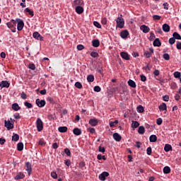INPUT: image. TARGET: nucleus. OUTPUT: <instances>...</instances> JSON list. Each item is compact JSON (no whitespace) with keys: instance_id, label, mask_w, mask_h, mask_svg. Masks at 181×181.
<instances>
[{"instance_id":"f257e3e1","label":"nucleus","mask_w":181,"mask_h":181,"mask_svg":"<svg viewBox=\"0 0 181 181\" xmlns=\"http://www.w3.org/2000/svg\"><path fill=\"white\" fill-rule=\"evenodd\" d=\"M8 28L11 29L13 33L16 32V20H11L8 23H6Z\"/></svg>"},{"instance_id":"f03ea898","label":"nucleus","mask_w":181,"mask_h":181,"mask_svg":"<svg viewBox=\"0 0 181 181\" xmlns=\"http://www.w3.org/2000/svg\"><path fill=\"white\" fill-rule=\"evenodd\" d=\"M16 23H17V30H18V32H21V30H22V29H23V27L25 26V23H23V20L21 18H16Z\"/></svg>"},{"instance_id":"7ed1b4c3","label":"nucleus","mask_w":181,"mask_h":181,"mask_svg":"<svg viewBox=\"0 0 181 181\" xmlns=\"http://www.w3.org/2000/svg\"><path fill=\"white\" fill-rule=\"evenodd\" d=\"M116 23L117 28H119V29H122V28H124L125 25V21L122 17H118L116 21Z\"/></svg>"},{"instance_id":"20e7f679","label":"nucleus","mask_w":181,"mask_h":181,"mask_svg":"<svg viewBox=\"0 0 181 181\" xmlns=\"http://www.w3.org/2000/svg\"><path fill=\"white\" fill-rule=\"evenodd\" d=\"M36 125L38 132H41V131H43V122L40 118L37 119Z\"/></svg>"},{"instance_id":"39448f33","label":"nucleus","mask_w":181,"mask_h":181,"mask_svg":"<svg viewBox=\"0 0 181 181\" xmlns=\"http://www.w3.org/2000/svg\"><path fill=\"white\" fill-rule=\"evenodd\" d=\"M4 127L7 128L8 131L13 129V124H12L10 120H4Z\"/></svg>"},{"instance_id":"423d86ee","label":"nucleus","mask_w":181,"mask_h":181,"mask_svg":"<svg viewBox=\"0 0 181 181\" xmlns=\"http://www.w3.org/2000/svg\"><path fill=\"white\" fill-rule=\"evenodd\" d=\"M36 105H37V107H39L40 108H42L43 107H45L46 105V100H41L40 99H37L35 100Z\"/></svg>"},{"instance_id":"0eeeda50","label":"nucleus","mask_w":181,"mask_h":181,"mask_svg":"<svg viewBox=\"0 0 181 181\" xmlns=\"http://www.w3.org/2000/svg\"><path fill=\"white\" fill-rule=\"evenodd\" d=\"M108 176H110V173L105 171L99 175V179L100 180L105 181L106 177H108Z\"/></svg>"},{"instance_id":"6e6552de","label":"nucleus","mask_w":181,"mask_h":181,"mask_svg":"<svg viewBox=\"0 0 181 181\" xmlns=\"http://www.w3.org/2000/svg\"><path fill=\"white\" fill-rule=\"evenodd\" d=\"M25 170L28 172V176H30V175H32V164L27 162L25 163Z\"/></svg>"},{"instance_id":"1a4fd4ad","label":"nucleus","mask_w":181,"mask_h":181,"mask_svg":"<svg viewBox=\"0 0 181 181\" xmlns=\"http://www.w3.org/2000/svg\"><path fill=\"white\" fill-rule=\"evenodd\" d=\"M128 36H129V32L128 30H124L120 33V37L122 39H128Z\"/></svg>"},{"instance_id":"9d476101","label":"nucleus","mask_w":181,"mask_h":181,"mask_svg":"<svg viewBox=\"0 0 181 181\" xmlns=\"http://www.w3.org/2000/svg\"><path fill=\"white\" fill-rule=\"evenodd\" d=\"M88 124L91 127H97L98 125V119L93 118L88 121Z\"/></svg>"},{"instance_id":"9b49d317","label":"nucleus","mask_w":181,"mask_h":181,"mask_svg":"<svg viewBox=\"0 0 181 181\" xmlns=\"http://www.w3.org/2000/svg\"><path fill=\"white\" fill-rule=\"evenodd\" d=\"M9 86H11V83L7 81H2L0 82L1 88H9Z\"/></svg>"},{"instance_id":"f8f14e48","label":"nucleus","mask_w":181,"mask_h":181,"mask_svg":"<svg viewBox=\"0 0 181 181\" xmlns=\"http://www.w3.org/2000/svg\"><path fill=\"white\" fill-rule=\"evenodd\" d=\"M33 37L37 39V40H42L43 39V37L38 32H34L33 33Z\"/></svg>"},{"instance_id":"ddd939ff","label":"nucleus","mask_w":181,"mask_h":181,"mask_svg":"<svg viewBox=\"0 0 181 181\" xmlns=\"http://www.w3.org/2000/svg\"><path fill=\"white\" fill-rule=\"evenodd\" d=\"M76 13L81 15L84 12V8L81 6H76L75 8Z\"/></svg>"},{"instance_id":"4468645a","label":"nucleus","mask_w":181,"mask_h":181,"mask_svg":"<svg viewBox=\"0 0 181 181\" xmlns=\"http://www.w3.org/2000/svg\"><path fill=\"white\" fill-rule=\"evenodd\" d=\"M112 136L116 142H120L121 139H122V136H121L118 133H114Z\"/></svg>"},{"instance_id":"2eb2a0df","label":"nucleus","mask_w":181,"mask_h":181,"mask_svg":"<svg viewBox=\"0 0 181 181\" xmlns=\"http://www.w3.org/2000/svg\"><path fill=\"white\" fill-rule=\"evenodd\" d=\"M140 29L144 33H148L149 30H151V28L146 25H141Z\"/></svg>"},{"instance_id":"dca6fc26","label":"nucleus","mask_w":181,"mask_h":181,"mask_svg":"<svg viewBox=\"0 0 181 181\" xmlns=\"http://www.w3.org/2000/svg\"><path fill=\"white\" fill-rule=\"evenodd\" d=\"M83 4H84V1H83V0H74L72 6H81V5H83Z\"/></svg>"},{"instance_id":"f3484780","label":"nucleus","mask_w":181,"mask_h":181,"mask_svg":"<svg viewBox=\"0 0 181 181\" xmlns=\"http://www.w3.org/2000/svg\"><path fill=\"white\" fill-rule=\"evenodd\" d=\"M153 45L155 47H160V46H162V42H160V40H159V38H156L153 41Z\"/></svg>"},{"instance_id":"a211bd4d","label":"nucleus","mask_w":181,"mask_h":181,"mask_svg":"<svg viewBox=\"0 0 181 181\" xmlns=\"http://www.w3.org/2000/svg\"><path fill=\"white\" fill-rule=\"evenodd\" d=\"M25 177V174L23 173H18V175L14 177L15 180H21Z\"/></svg>"},{"instance_id":"6ab92c4d","label":"nucleus","mask_w":181,"mask_h":181,"mask_svg":"<svg viewBox=\"0 0 181 181\" xmlns=\"http://www.w3.org/2000/svg\"><path fill=\"white\" fill-rule=\"evenodd\" d=\"M121 57H122L124 60H129V54H128L127 52H121L120 53Z\"/></svg>"},{"instance_id":"aec40b11","label":"nucleus","mask_w":181,"mask_h":181,"mask_svg":"<svg viewBox=\"0 0 181 181\" xmlns=\"http://www.w3.org/2000/svg\"><path fill=\"white\" fill-rule=\"evenodd\" d=\"M127 83L128 85L132 88H136V83L133 80L129 79Z\"/></svg>"},{"instance_id":"412c9836","label":"nucleus","mask_w":181,"mask_h":181,"mask_svg":"<svg viewBox=\"0 0 181 181\" xmlns=\"http://www.w3.org/2000/svg\"><path fill=\"white\" fill-rule=\"evenodd\" d=\"M159 110L160 111H167L168 110V106L166 105V103H162L159 107Z\"/></svg>"},{"instance_id":"4be33fe9","label":"nucleus","mask_w":181,"mask_h":181,"mask_svg":"<svg viewBox=\"0 0 181 181\" xmlns=\"http://www.w3.org/2000/svg\"><path fill=\"white\" fill-rule=\"evenodd\" d=\"M163 32H170V26H169V25L165 23L163 25Z\"/></svg>"},{"instance_id":"5701e85b","label":"nucleus","mask_w":181,"mask_h":181,"mask_svg":"<svg viewBox=\"0 0 181 181\" xmlns=\"http://www.w3.org/2000/svg\"><path fill=\"white\" fill-rule=\"evenodd\" d=\"M73 133L74 134V135L78 136L79 135H81V129L78 128H74L73 130Z\"/></svg>"},{"instance_id":"b1692460","label":"nucleus","mask_w":181,"mask_h":181,"mask_svg":"<svg viewBox=\"0 0 181 181\" xmlns=\"http://www.w3.org/2000/svg\"><path fill=\"white\" fill-rule=\"evenodd\" d=\"M138 133L140 135H144L145 134V127L144 126H140L138 129Z\"/></svg>"},{"instance_id":"393cba45","label":"nucleus","mask_w":181,"mask_h":181,"mask_svg":"<svg viewBox=\"0 0 181 181\" xmlns=\"http://www.w3.org/2000/svg\"><path fill=\"white\" fill-rule=\"evenodd\" d=\"M12 110H14V111H19L21 110V107L18 103H13L11 106Z\"/></svg>"},{"instance_id":"a878e982","label":"nucleus","mask_w":181,"mask_h":181,"mask_svg":"<svg viewBox=\"0 0 181 181\" xmlns=\"http://www.w3.org/2000/svg\"><path fill=\"white\" fill-rule=\"evenodd\" d=\"M92 46H93V47H98V46H100V40H93L92 41Z\"/></svg>"},{"instance_id":"bb28decb","label":"nucleus","mask_w":181,"mask_h":181,"mask_svg":"<svg viewBox=\"0 0 181 181\" xmlns=\"http://www.w3.org/2000/svg\"><path fill=\"white\" fill-rule=\"evenodd\" d=\"M173 37H174V39H175L177 40H181V36L177 32L173 33Z\"/></svg>"},{"instance_id":"cd10ccee","label":"nucleus","mask_w":181,"mask_h":181,"mask_svg":"<svg viewBox=\"0 0 181 181\" xmlns=\"http://www.w3.org/2000/svg\"><path fill=\"white\" fill-rule=\"evenodd\" d=\"M149 140H150V142H156V141H158V137L156 136V135L153 134L150 136Z\"/></svg>"},{"instance_id":"c85d7f7f","label":"nucleus","mask_w":181,"mask_h":181,"mask_svg":"<svg viewBox=\"0 0 181 181\" xmlns=\"http://www.w3.org/2000/svg\"><path fill=\"white\" fill-rule=\"evenodd\" d=\"M163 173H165V175H168V174L170 173V167L165 166L163 168Z\"/></svg>"},{"instance_id":"c756f323","label":"nucleus","mask_w":181,"mask_h":181,"mask_svg":"<svg viewBox=\"0 0 181 181\" xmlns=\"http://www.w3.org/2000/svg\"><path fill=\"white\" fill-rule=\"evenodd\" d=\"M58 131H59V132H62V133L67 132V127H66V126L59 127L58 128Z\"/></svg>"},{"instance_id":"7c9ffc66","label":"nucleus","mask_w":181,"mask_h":181,"mask_svg":"<svg viewBox=\"0 0 181 181\" xmlns=\"http://www.w3.org/2000/svg\"><path fill=\"white\" fill-rule=\"evenodd\" d=\"M164 151L165 152H169L170 151H172V146L170 144H165L164 147Z\"/></svg>"},{"instance_id":"2f4dec72","label":"nucleus","mask_w":181,"mask_h":181,"mask_svg":"<svg viewBox=\"0 0 181 181\" xmlns=\"http://www.w3.org/2000/svg\"><path fill=\"white\" fill-rule=\"evenodd\" d=\"M12 141H14V142H18V141H19V134H13L12 136Z\"/></svg>"},{"instance_id":"473e14b6","label":"nucleus","mask_w":181,"mask_h":181,"mask_svg":"<svg viewBox=\"0 0 181 181\" xmlns=\"http://www.w3.org/2000/svg\"><path fill=\"white\" fill-rule=\"evenodd\" d=\"M25 12H27L32 17L35 16V13H33V11L30 10L29 8H26L25 9Z\"/></svg>"},{"instance_id":"72a5a7b5","label":"nucleus","mask_w":181,"mask_h":181,"mask_svg":"<svg viewBox=\"0 0 181 181\" xmlns=\"http://www.w3.org/2000/svg\"><path fill=\"white\" fill-rule=\"evenodd\" d=\"M17 150L19 151H23V143L20 142L17 144Z\"/></svg>"},{"instance_id":"f704fd0d","label":"nucleus","mask_w":181,"mask_h":181,"mask_svg":"<svg viewBox=\"0 0 181 181\" xmlns=\"http://www.w3.org/2000/svg\"><path fill=\"white\" fill-rule=\"evenodd\" d=\"M138 127H139V122H138L137 121H132V127L135 129L138 128Z\"/></svg>"},{"instance_id":"c9c22d12","label":"nucleus","mask_w":181,"mask_h":181,"mask_svg":"<svg viewBox=\"0 0 181 181\" xmlns=\"http://www.w3.org/2000/svg\"><path fill=\"white\" fill-rule=\"evenodd\" d=\"M87 81L88 83H93L94 81V75H88L87 76Z\"/></svg>"},{"instance_id":"e433bc0d","label":"nucleus","mask_w":181,"mask_h":181,"mask_svg":"<svg viewBox=\"0 0 181 181\" xmlns=\"http://www.w3.org/2000/svg\"><path fill=\"white\" fill-rule=\"evenodd\" d=\"M90 56H91V57H93L94 59H95L96 57H100V54H98V52H94V51L90 52Z\"/></svg>"},{"instance_id":"4c0bfd02","label":"nucleus","mask_w":181,"mask_h":181,"mask_svg":"<svg viewBox=\"0 0 181 181\" xmlns=\"http://www.w3.org/2000/svg\"><path fill=\"white\" fill-rule=\"evenodd\" d=\"M118 124V120H115L114 122H110V128H114L115 125Z\"/></svg>"},{"instance_id":"58836bf2","label":"nucleus","mask_w":181,"mask_h":181,"mask_svg":"<svg viewBox=\"0 0 181 181\" xmlns=\"http://www.w3.org/2000/svg\"><path fill=\"white\" fill-rule=\"evenodd\" d=\"M24 105L25 107H27L28 108H33V105H32V103L26 101L24 103Z\"/></svg>"},{"instance_id":"ea45409f","label":"nucleus","mask_w":181,"mask_h":181,"mask_svg":"<svg viewBox=\"0 0 181 181\" xmlns=\"http://www.w3.org/2000/svg\"><path fill=\"white\" fill-rule=\"evenodd\" d=\"M144 111H145V110L144 109V107L142 105H139L137 107V112H140V114L144 112Z\"/></svg>"},{"instance_id":"a19ab883","label":"nucleus","mask_w":181,"mask_h":181,"mask_svg":"<svg viewBox=\"0 0 181 181\" xmlns=\"http://www.w3.org/2000/svg\"><path fill=\"white\" fill-rule=\"evenodd\" d=\"M64 151L66 156H71V152L70 151V149L66 148H64Z\"/></svg>"},{"instance_id":"79ce46f5","label":"nucleus","mask_w":181,"mask_h":181,"mask_svg":"<svg viewBox=\"0 0 181 181\" xmlns=\"http://www.w3.org/2000/svg\"><path fill=\"white\" fill-rule=\"evenodd\" d=\"M144 56H145V57H146L147 59H149V57H151L152 54L149 52V51H145Z\"/></svg>"},{"instance_id":"37998d69","label":"nucleus","mask_w":181,"mask_h":181,"mask_svg":"<svg viewBox=\"0 0 181 181\" xmlns=\"http://www.w3.org/2000/svg\"><path fill=\"white\" fill-rule=\"evenodd\" d=\"M75 87H76V88L81 89V88H83V85H82L81 83H80V82H76V83H75Z\"/></svg>"},{"instance_id":"c03bdc74","label":"nucleus","mask_w":181,"mask_h":181,"mask_svg":"<svg viewBox=\"0 0 181 181\" xmlns=\"http://www.w3.org/2000/svg\"><path fill=\"white\" fill-rule=\"evenodd\" d=\"M174 77H175V78H180V77H181V74H180V72H179V71H175V72H174Z\"/></svg>"},{"instance_id":"a18cd8bd","label":"nucleus","mask_w":181,"mask_h":181,"mask_svg":"<svg viewBox=\"0 0 181 181\" xmlns=\"http://www.w3.org/2000/svg\"><path fill=\"white\" fill-rule=\"evenodd\" d=\"M163 57L165 60H170V56L169 55V54L168 53H165L163 55Z\"/></svg>"},{"instance_id":"49530a36","label":"nucleus","mask_w":181,"mask_h":181,"mask_svg":"<svg viewBox=\"0 0 181 181\" xmlns=\"http://www.w3.org/2000/svg\"><path fill=\"white\" fill-rule=\"evenodd\" d=\"M170 45H175V42H176V40L175 39L174 37H171L168 40Z\"/></svg>"},{"instance_id":"de8ad7c7","label":"nucleus","mask_w":181,"mask_h":181,"mask_svg":"<svg viewBox=\"0 0 181 181\" xmlns=\"http://www.w3.org/2000/svg\"><path fill=\"white\" fill-rule=\"evenodd\" d=\"M93 25L94 26L98 28V29H101V24H100V23H98V21H94Z\"/></svg>"},{"instance_id":"09e8293b","label":"nucleus","mask_w":181,"mask_h":181,"mask_svg":"<svg viewBox=\"0 0 181 181\" xmlns=\"http://www.w3.org/2000/svg\"><path fill=\"white\" fill-rule=\"evenodd\" d=\"M28 69H30V70H36V66L35 64H29Z\"/></svg>"},{"instance_id":"8fccbe9b","label":"nucleus","mask_w":181,"mask_h":181,"mask_svg":"<svg viewBox=\"0 0 181 181\" xmlns=\"http://www.w3.org/2000/svg\"><path fill=\"white\" fill-rule=\"evenodd\" d=\"M48 117L50 119H52V121H54L56 119V114H50L48 115Z\"/></svg>"},{"instance_id":"3c124183","label":"nucleus","mask_w":181,"mask_h":181,"mask_svg":"<svg viewBox=\"0 0 181 181\" xmlns=\"http://www.w3.org/2000/svg\"><path fill=\"white\" fill-rule=\"evenodd\" d=\"M93 90L96 93H100V91H101V88L98 86H96L94 87Z\"/></svg>"},{"instance_id":"603ef678","label":"nucleus","mask_w":181,"mask_h":181,"mask_svg":"<svg viewBox=\"0 0 181 181\" xmlns=\"http://www.w3.org/2000/svg\"><path fill=\"white\" fill-rule=\"evenodd\" d=\"M79 168H81V169H83L84 168H86V163L83 161L80 162Z\"/></svg>"},{"instance_id":"864d4df0","label":"nucleus","mask_w":181,"mask_h":181,"mask_svg":"<svg viewBox=\"0 0 181 181\" xmlns=\"http://www.w3.org/2000/svg\"><path fill=\"white\" fill-rule=\"evenodd\" d=\"M51 177L53 179H57V173H56V172L53 171L51 173Z\"/></svg>"},{"instance_id":"5fc2aeb1","label":"nucleus","mask_w":181,"mask_h":181,"mask_svg":"<svg viewBox=\"0 0 181 181\" xmlns=\"http://www.w3.org/2000/svg\"><path fill=\"white\" fill-rule=\"evenodd\" d=\"M162 122H163V120L162 119V118H158L156 119L157 125H162Z\"/></svg>"},{"instance_id":"6e6d98bb","label":"nucleus","mask_w":181,"mask_h":181,"mask_svg":"<svg viewBox=\"0 0 181 181\" xmlns=\"http://www.w3.org/2000/svg\"><path fill=\"white\" fill-rule=\"evenodd\" d=\"M147 155H152V148L148 147L146 149Z\"/></svg>"},{"instance_id":"4d7b16f0","label":"nucleus","mask_w":181,"mask_h":181,"mask_svg":"<svg viewBox=\"0 0 181 181\" xmlns=\"http://www.w3.org/2000/svg\"><path fill=\"white\" fill-rule=\"evenodd\" d=\"M88 130L89 131V132L90 134H95V129H94L93 127L88 128Z\"/></svg>"},{"instance_id":"13d9d810","label":"nucleus","mask_w":181,"mask_h":181,"mask_svg":"<svg viewBox=\"0 0 181 181\" xmlns=\"http://www.w3.org/2000/svg\"><path fill=\"white\" fill-rule=\"evenodd\" d=\"M155 37H156L155 34L153 33H151L150 37H149V40L152 41V40H153V39H155Z\"/></svg>"},{"instance_id":"bf43d9fd","label":"nucleus","mask_w":181,"mask_h":181,"mask_svg":"<svg viewBox=\"0 0 181 181\" xmlns=\"http://www.w3.org/2000/svg\"><path fill=\"white\" fill-rule=\"evenodd\" d=\"M141 81L145 82L146 81V76L145 75L142 74L140 75Z\"/></svg>"},{"instance_id":"052dcab7","label":"nucleus","mask_w":181,"mask_h":181,"mask_svg":"<svg viewBox=\"0 0 181 181\" xmlns=\"http://www.w3.org/2000/svg\"><path fill=\"white\" fill-rule=\"evenodd\" d=\"M21 98H23V100H26L28 98L26 93H25V92L21 93Z\"/></svg>"},{"instance_id":"680f3d73","label":"nucleus","mask_w":181,"mask_h":181,"mask_svg":"<svg viewBox=\"0 0 181 181\" xmlns=\"http://www.w3.org/2000/svg\"><path fill=\"white\" fill-rule=\"evenodd\" d=\"M153 19L154 21H160V16H158V15H154V16H153Z\"/></svg>"},{"instance_id":"e2e57ef3","label":"nucleus","mask_w":181,"mask_h":181,"mask_svg":"<svg viewBox=\"0 0 181 181\" xmlns=\"http://www.w3.org/2000/svg\"><path fill=\"white\" fill-rule=\"evenodd\" d=\"M102 25H107V18L104 17L101 20Z\"/></svg>"},{"instance_id":"0e129e2a","label":"nucleus","mask_w":181,"mask_h":181,"mask_svg":"<svg viewBox=\"0 0 181 181\" xmlns=\"http://www.w3.org/2000/svg\"><path fill=\"white\" fill-rule=\"evenodd\" d=\"M99 152H102V153H104V152H105V148L102 147L101 146H99L98 148Z\"/></svg>"},{"instance_id":"69168bd1","label":"nucleus","mask_w":181,"mask_h":181,"mask_svg":"<svg viewBox=\"0 0 181 181\" xmlns=\"http://www.w3.org/2000/svg\"><path fill=\"white\" fill-rule=\"evenodd\" d=\"M76 49H78V50H83L84 49V45H78L77 47H76Z\"/></svg>"},{"instance_id":"338daca9","label":"nucleus","mask_w":181,"mask_h":181,"mask_svg":"<svg viewBox=\"0 0 181 181\" xmlns=\"http://www.w3.org/2000/svg\"><path fill=\"white\" fill-rule=\"evenodd\" d=\"M163 101H166V102L169 101V95H165L163 96Z\"/></svg>"},{"instance_id":"774afa93","label":"nucleus","mask_w":181,"mask_h":181,"mask_svg":"<svg viewBox=\"0 0 181 181\" xmlns=\"http://www.w3.org/2000/svg\"><path fill=\"white\" fill-rule=\"evenodd\" d=\"M176 47L178 50H181V42H177Z\"/></svg>"}]
</instances>
